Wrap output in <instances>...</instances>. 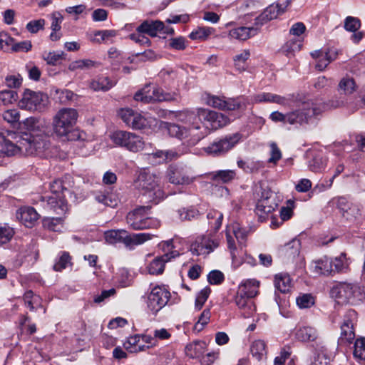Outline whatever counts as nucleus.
Instances as JSON below:
<instances>
[{
  "instance_id": "603ef678",
  "label": "nucleus",
  "mask_w": 365,
  "mask_h": 365,
  "mask_svg": "<svg viewBox=\"0 0 365 365\" xmlns=\"http://www.w3.org/2000/svg\"><path fill=\"white\" fill-rule=\"evenodd\" d=\"M213 31L212 28L210 27H199L195 31L191 32L189 35L190 38L192 40H205L206 39Z\"/></svg>"
},
{
  "instance_id": "6ab92c4d",
  "label": "nucleus",
  "mask_w": 365,
  "mask_h": 365,
  "mask_svg": "<svg viewBox=\"0 0 365 365\" xmlns=\"http://www.w3.org/2000/svg\"><path fill=\"white\" fill-rule=\"evenodd\" d=\"M41 198L45 208L53 210L58 215L65 212L66 205L65 204L64 196L46 194L41 196Z\"/></svg>"
},
{
  "instance_id": "412c9836",
  "label": "nucleus",
  "mask_w": 365,
  "mask_h": 365,
  "mask_svg": "<svg viewBox=\"0 0 365 365\" xmlns=\"http://www.w3.org/2000/svg\"><path fill=\"white\" fill-rule=\"evenodd\" d=\"M16 218L26 227H32L38 222L40 215L30 206H24L16 211Z\"/></svg>"
},
{
  "instance_id": "680f3d73",
  "label": "nucleus",
  "mask_w": 365,
  "mask_h": 365,
  "mask_svg": "<svg viewBox=\"0 0 365 365\" xmlns=\"http://www.w3.org/2000/svg\"><path fill=\"white\" fill-rule=\"evenodd\" d=\"M210 315V311L209 309H204L199 317L198 321L195 323L194 329L198 331H201L209 322Z\"/></svg>"
},
{
  "instance_id": "774afa93",
  "label": "nucleus",
  "mask_w": 365,
  "mask_h": 365,
  "mask_svg": "<svg viewBox=\"0 0 365 365\" xmlns=\"http://www.w3.org/2000/svg\"><path fill=\"white\" fill-rule=\"evenodd\" d=\"M44 25L45 20L43 19L32 20L26 24V29L31 34H36L38 31L43 29Z\"/></svg>"
},
{
  "instance_id": "bb28decb",
  "label": "nucleus",
  "mask_w": 365,
  "mask_h": 365,
  "mask_svg": "<svg viewBox=\"0 0 365 365\" xmlns=\"http://www.w3.org/2000/svg\"><path fill=\"white\" fill-rule=\"evenodd\" d=\"M295 337L302 342H314L319 338V333L313 327L303 326L297 329Z\"/></svg>"
},
{
  "instance_id": "7c9ffc66",
  "label": "nucleus",
  "mask_w": 365,
  "mask_h": 365,
  "mask_svg": "<svg viewBox=\"0 0 365 365\" xmlns=\"http://www.w3.org/2000/svg\"><path fill=\"white\" fill-rule=\"evenodd\" d=\"M206 349V343L203 341H196L187 344L185 347V354L192 359L200 358L203 356Z\"/></svg>"
},
{
  "instance_id": "7ed1b4c3",
  "label": "nucleus",
  "mask_w": 365,
  "mask_h": 365,
  "mask_svg": "<svg viewBox=\"0 0 365 365\" xmlns=\"http://www.w3.org/2000/svg\"><path fill=\"white\" fill-rule=\"evenodd\" d=\"M137 183L142 194L148 197L149 201L158 204L165 197V192L161 188L159 175L148 169L140 170Z\"/></svg>"
},
{
  "instance_id": "b1692460",
  "label": "nucleus",
  "mask_w": 365,
  "mask_h": 365,
  "mask_svg": "<svg viewBox=\"0 0 365 365\" xmlns=\"http://www.w3.org/2000/svg\"><path fill=\"white\" fill-rule=\"evenodd\" d=\"M163 29V22L159 20H145L137 27L136 31L139 34H144L155 37L158 35V32H161Z\"/></svg>"
},
{
  "instance_id": "ea45409f",
  "label": "nucleus",
  "mask_w": 365,
  "mask_h": 365,
  "mask_svg": "<svg viewBox=\"0 0 365 365\" xmlns=\"http://www.w3.org/2000/svg\"><path fill=\"white\" fill-rule=\"evenodd\" d=\"M251 353L254 357L257 360H261L266 356V344L262 340L255 341L250 348Z\"/></svg>"
},
{
  "instance_id": "a878e982",
  "label": "nucleus",
  "mask_w": 365,
  "mask_h": 365,
  "mask_svg": "<svg viewBox=\"0 0 365 365\" xmlns=\"http://www.w3.org/2000/svg\"><path fill=\"white\" fill-rule=\"evenodd\" d=\"M258 26H240L231 29L229 31V36L233 39L245 41L250 37L255 36L258 33Z\"/></svg>"
},
{
  "instance_id": "5fc2aeb1",
  "label": "nucleus",
  "mask_w": 365,
  "mask_h": 365,
  "mask_svg": "<svg viewBox=\"0 0 365 365\" xmlns=\"http://www.w3.org/2000/svg\"><path fill=\"white\" fill-rule=\"evenodd\" d=\"M235 176V171L232 170H218L213 173V180H220L222 182H228L232 180Z\"/></svg>"
},
{
  "instance_id": "c03bdc74",
  "label": "nucleus",
  "mask_w": 365,
  "mask_h": 365,
  "mask_svg": "<svg viewBox=\"0 0 365 365\" xmlns=\"http://www.w3.org/2000/svg\"><path fill=\"white\" fill-rule=\"evenodd\" d=\"M302 44L299 39H290L287 41L282 46V52L287 56L294 54L301 49Z\"/></svg>"
},
{
  "instance_id": "4d7b16f0",
  "label": "nucleus",
  "mask_w": 365,
  "mask_h": 365,
  "mask_svg": "<svg viewBox=\"0 0 365 365\" xmlns=\"http://www.w3.org/2000/svg\"><path fill=\"white\" fill-rule=\"evenodd\" d=\"M147 160L154 165L165 163L163 150H157L152 153L147 154Z\"/></svg>"
},
{
  "instance_id": "0eeeda50",
  "label": "nucleus",
  "mask_w": 365,
  "mask_h": 365,
  "mask_svg": "<svg viewBox=\"0 0 365 365\" xmlns=\"http://www.w3.org/2000/svg\"><path fill=\"white\" fill-rule=\"evenodd\" d=\"M242 136L240 133H235L217 138L205 148V151L214 157L224 156L240 143Z\"/></svg>"
},
{
  "instance_id": "c756f323",
  "label": "nucleus",
  "mask_w": 365,
  "mask_h": 365,
  "mask_svg": "<svg viewBox=\"0 0 365 365\" xmlns=\"http://www.w3.org/2000/svg\"><path fill=\"white\" fill-rule=\"evenodd\" d=\"M314 271L318 274L328 276L331 274L334 269L332 268V259L324 257L314 262Z\"/></svg>"
},
{
  "instance_id": "f704fd0d",
  "label": "nucleus",
  "mask_w": 365,
  "mask_h": 365,
  "mask_svg": "<svg viewBox=\"0 0 365 365\" xmlns=\"http://www.w3.org/2000/svg\"><path fill=\"white\" fill-rule=\"evenodd\" d=\"M292 281L287 274H278L274 277V287L282 293H287L291 289Z\"/></svg>"
},
{
  "instance_id": "79ce46f5",
  "label": "nucleus",
  "mask_w": 365,
  "mask_h": 365,
  "mask_svg": "<svg viewBox=\"0 0 365 365\" xmlns=\"http://www.w3.org/2000/svg\"><path fill=\"white\" fill-rule=\"evenodd\" d=\"M250 56V53L249 50H244L240 53L236 55L233 58L236 69L240 71H245L247 67L246 62Z\"/></svg>"
},
{
  "instance_id": "6e6552de",
  "label": "nucleus",
  "mask_w": 365,
  "mask_h": 365,
  "mask_svg": "<svg viewBox=\"0 0 365 365\" xmlns=\"http://www.w3.org/2000/svg\"><path fill=\"white\" fill-rule=\"evenodd\" d=\"M149 209L148 206H140L129 212L126 216V222L128 226L134 230L159 226V222L157 220L147 216Z\"/></svg>"
},
{
  "instance_id": "a19ab883",
  "label": "nucleus",
  "mask_w": 365,
  "mask_h": 365,
  "mask_svg": "<svg viewBox=\"0 0 365 365\" xmlns=\"http://www.w3.org/2000/svg\"><path fill=\"white\" fill-rule=\"evenodd\" d=\"M247 103V101L243 96L237 97L236 98H229L225 101V108L223 110H235L245 108Z\"/></svg>"
},
{
  "instance_id": "f3484780",
  "label": "nucleus",
  "mask_w": 365,
  "mask_h": 365,
  "mask_svg": "<svg viewBox=\"0 0 365 365\" xmlns=\"http://www.w3.org/2000/svg\"><path fill=\"white\" fill-rule=\"evenodd\" d=\"M217 247V241L212 240L209 235H202L192 243L190 250L195 255H206Z\"/></svg>"
},
{
  "instance_id": "a211bd4d",
  "label": "nucleus",
  "mask_w": 365,
  "mask_h": 365,
  "mask_svg": "<svg viewBox=\"0 0 365 365\" xmlns=\"http://www.w3.org/2000/svg\"><path fill=\"white\" fill-rule=\"evenodd\" d=\"M289 4V0H279L277 3L267 6L256 20L261 21V24H262L264 21L267 22L274 19L284 12Z\"/></svg>"
},
{
  "instance_id": "5701e85b",
  "label": "nucleus",
  "mask_w": 365,
  "mask_h": 365,
  "mask_svg": "<svg viewBox=\"0 0 365 365\" xmlns=\"http://www.w3.org/2000/svg\"><path fill=\"white\" fill-rule=\"evenodd\" d=\"M252 102L259 103H274L283 106L289 105V98L271 93H260L252 96Z\"/></svg>"
},
{
  "instance_id": "4c0bfd02",
  "label": "nucleus",
  "mask_w": 365,
  "mask_h": 365,
  "mask_svg": "<svg viewBox=\"0 0 365 365\" xmlns=\"http://www.w3.org/2000/svg\"><path fill=\"white\" fill-rule=\"evenodd\" d=\"M17 153V146L9 140H6L4 136L0 133V157L6 155H14Z\"/></svg>"
},
{
  "instance_id": "13d9d810",
  "label": "nucleus",
  "mask_w": 365,
  "mask_h": 365,
  "mask_svg": "<svg viewBox=\"0 0 365 365\" xmlns=\"http://www.w3.org/2000/svg\"><path fill=\"white\" fill-rule=\"evenodd\" d=\"M18 98L17 93L13 90H5L0 92V101L4 105L11 104Z\"/></svg>"
},
{
  "instance_id": "393cba45",
  "label": "nucleus",
  "mask_w": 365,
  "mask_h": 365,
  "mask_svg": "<svg viewBox=\"0 0 365 365\" xmlns=\"http://www.w3.org/2000/svg\"><path fill=\"white\" fill-rule=\"evenodd\" d=\"M23 123L24 127L29 131L26 133L28 135H38L49 130L43 121L34 117L27 118Z\"/></svg>"
},
{
  "instance_id": "bf43d9fd",
  "label": "nucleus",
  "mask_w": 365,
  "mask_h": 365,
  "mask_svg": "<svg viewBox=\"0 0 365 365\" xmlns=\"http://www.w3.org/2000/svg\"><path fill=\"white\" fill-rule=\"evenodd\" d=\"M159 247L164 252V254L169 253L170 259L180 255V253L177 250H173V240H169L165 242H162L159 244Z\"/></svg>"
},
{
  "instance_id": "052dcab7",
  "label": "nucleus",
  "mask_w": 365,
  "mask_h": 365,
  "mask_svg": "<svg viewBox=\"0 0 365 365\" xmlns=\"http://www.w3.org/2000/svg\"><path fill=\"white\" fill-rule=\"evenodd\" d=\"M361 27V21L358 18L347 16L344 20V29L350 32H355Z\"/></svg>"
},
{
  "instance_id": "72a5a7b5",
  "label": "nucleus",
  "mask_w": 365,
  "mask_h": 365,
  "mask_svg": "<svg viewBox=\"0 0 365 365\" xmlns=\"http://www.w3.org/2000/svg\"><path fill=\"white\" fill-rule=\"evenodd\" d=\"M333 272L346 273L349 270V262L344 252L332 259Z\"/></svg>"
},
{
  "instance_id": "6e6d98bb",
  "label": "nucleus",
  "mask_w": 365,
  "mask_h": 365,
  "mask_svg": "<svg viewBox=\"0 0 365 365\" xmlns=\"http://www.w3.org/2000/svg\"><path fill=\"white\" fill-rule=\"evenodd\" d=\"M354 356L361 360H365V338L361 337L355 341Z\"/></svg>"
},
{
  "instance_id": "49530a36",
  "label": "nucleus",
  "mask_w": 365,
  "mask_h": 365,
  "mask_svg": "<svg viewBox=\"0 0 365 365\" xmlns=\"http://www.w3.org/2000/svg\"><path fill=\"white\" fill-rule=\"evenodd\" d=\"M178 212L182 220H192L200 215L198 210L193 206L180 209Z\"/></svg>"
},
{
  "instance_id": "20e7f679",
  "label": "nucleus",
  "mask_w": 365,
  "mask_h": 365,
  "mask_svg": "<svg viewBox=\"0 0 365 365\" xmlns=\"http://www.w3.org/2000/svg\"><path fill=\"white\" fill-rule=\"evenodd\" d=\"M187 111H185V114L187 118V120L189 122L188 127L180 126L175 123H170L168 125V131L170 136L180 140L187 139V145L194 146L205 137L207 133L205 129L202 130L200 123L198 121L193 118L190 119Z\"/></svg>"
},
{
  "instance_id": "dca6fc26",
  "label": "nucleus",
  "mask_w": 365,
  "mask_h": 365,
  "mask_svg": "<svg viewBox=\"0 0 365 365\" xmlns=\"http://www.w3.org/2000/svg\"><path fill=\"white\" fill-rule=\"evenodd\" d=\"M277 206L274 193L270 190H264L260 199L257 202L255 212L260 218H262L265 215L274 211Z\"/></svg>"
},
{
  "instance_id": "e2e57ef3",
  "label": "nucleus",
  "mask_w": 365,
  "mask_h": 365,
  "mask_svg": "<svg viewBox=\"0 0 365 365\" xmlns=\"http://www.w3.org/2000/svg\"><path fill=\"white\" fill-rule=\"evenodd\" d=\"M297 304L301 309L309 308L314 304V298L311 294H305L297 298Z\"/></svg>"
},
{
  "instance_id": "8fccbe9b",
  "label": "nucleus",
  "mask_w": 365,
  "mask_h": 365,
  "mask_svg": "<svg viewBox=\"0 0 365 365\" xmlns=\"http://www.w3.org/2000/svg\"><path fill=\"white\" fill-rule=\"evenodd\" d=\"M326 166V160L319 155H315L309 163V169L314 173L322 171Z\"/></svg>"
},
{
  "instance_id": "473e14b6",
  "label": "nucleus",
  "mask_w": 365,
  "mask_h": 365,
  "mask_svg": "<svg viewBox=\"0 0 365 365\" xmlns=\"http://www.w3.org/2000/svg\"><path fill=\"white\" fill-rule=\"evenodd\" d=\"M23 300L24 305L29 308L30 311H36L38 307H41V298L39 295L35 294L33 291H26L24 296Z\"/></svg>"
},
{
  "instance_id": "f03ea898",
  "label": "nucleus",
  "mask_w": 365,
  "mask_h": 365,
  "mask_svg": "<svg viewBox=\"0 0 365 365\" xmlns=\"http://www.w3.org/2000/svg\"><path fill=\"white\" fill-rule=\"evenodd\" d=\"M78 113L74 108L60 109L53 118V133L63 140L75 141L81 139V133L74 129Z\"/></svg>"
},
{
  "instance_id": "4be33fe9",
  "label": "nucleus",
  "mask_w": 365,
  "mask_h": 365,
  "mask_svg": "<svg viewBox=\"0 0 365 365\" xmlns=\"http://www.w3.org/2000/svg\"><path fill=\"white\" fill-rule=\"evenodd\" d=\"M235 302L238 309L241 310L242 315L245 318H249L255 312L256 308L252 299L240 294L237 292L235 297Z\"/></svg>"
},
{
  "instance_id": "f8f14e48",
  "label": "nucleus",
  "mask_w": 365,
  "mask_h": 365,
  "mask_svg": "<svg viewBox=\"0 0 365 365\" xmlns=\"http://www.w3.org/2000/svg\"><path fill=\"white\" fill-rule=\"evenodd\" d=\"M357 320V313L354 309L347 310L343 315L340 325L341 334L338 343L346 345L352 343L355 338L354 325Z\"/></svg>"
},
{
  "instance_id": "2f4dec72",
  "label": "nucleus",
  "mask_w": 365,
  "mask_h": 365,
  "mask_svg": "<svg viewBox=\"0 0 365 365\" xmlns=\"http://www.w3.org/2000/svg\"><path fill=\"white\" fill-rule=\"evenodd\" d=\"M153 235L150 233H135L133 235H128V232H126V237L125 241V245L126 247H134L137 245H140L143 244L148 240L152 239Z\"/></svg>"
},
{
  "instance_id": "c9c22d12",
  "label": "nucleus",
  "mask_w": 365,
  "mask_h": 365,
  "mask_svg": "<svg viewBox=\"0 0 365 365\" xmlns=\"http://www.w3.org/2000/svg\"><path fill=\"white\" fill-rule=\"evenodd\" d=\"M114 83L106 76H101L97 79L93 80L90 83V87L95 91H107L110 89Z\"/></svg>"
},
{
  "instance_id": "ddd939ff",
  "label": "nucleus",
  "mask_w": 365,
  "mask_h": 365,
  "mask_svg": "<svg viewBox=\"0 0 365 365\" xmlns=\"http://www.w3.org/2000/svg\"><path fill=\"white\" fill-rule=\"evenodd\" d=\"M165 176L171 184L188 185L192 183L196 178L190 175L186 169L180 164H171L168 166Z\"/></svg>"
},
{
  "instance_id": "2eb2a0df",
  "label": "nucleus",
  "mask_w": 365,
  "mask_h": 365,
  "mask_svg": "<svg viewBox=\"0 0 365 365\" xmlns=\"http://www.w3.org/2000/svg\"><path fill=\"white\" fill-rule=\"evenodd\" d=\"M332 294L343 303H352L361 295L360 287L355 283L339 282L333 288Z\"/></svg>"
},
{
  "instance_id": "423d86ee",
  "label": "nucleus",
  "mask_w": 365,
  "mask_h": 365,
  "mask_svg": "<svg viewBox=\"0 0 365 365\" xmlns=\"http://www.w3.org/2000/svg\"><path fill=\"white\" fill-rule=\"evenodd\" d=\"M134 99L145 103L155 101H178L180 96L178 92H165L159 87L148 85L135 94Z\"/></svg>"
},
{
  "instance_id": "c85d7f7f",
  "label": "nucleus",
  "mask_w": 365,
  "mask_h": 365,
  "mask_svg": "<svg viewBox=\"0 0 365 365\" xmlns=\"http://www.w3.org/2000/svg\"><path fill=\"white\" fill-rule=\"evenodd\" d=\"M169 255V253L163 254L153 259L148 265V272L150 274H162L165 269V264L170 260Z\"/></svg>"
},
{
  "instance_id": "cd10ccee",
  "label": "nucleus",
  "mask_w": 365,
  "mask_h": 365,
  "mask_svg": "<svg viewBox=\"0 0 365 365\" xmlns=\"http://www.w3.org/2000/svg\"><path fill=\"white\" fill-rule=\"evenodd\" d=\"M259 282L255 279H247L240 283L237 292L248 297H255L258 292Z\"/></svg>"
},
{
  "instance_id": "09e8293b",
  "label": "nucleus",
  "mask_w": 365,
  "mask_h": 365,
  "mask_svg": "<svg viewBox=\"0 0 365 365\" xmlns=\"http://www.w3.org/2000/svg\"><path fill=\"white\" fill-rule=\"evenodd\" d=\"M66 54L64 52H49L43 55V59L47 62L48 64L56 66L61 62L62 60L65 59Z\"/></svg>"
},
{
  "instance_id": "e433bc0d",
  "label": "nucleus",
  "mask_w": 365,
  "mask_h": 365,
  "mask_svg": "<svg viewBox=\"0 0 365 365\" xmlns=\"http://www.w3.org/2000/svg\"><path fill=\"white\" fill-rule=\"evenodd\" d=\"M127 231L125 230H111L105 232L106 241L109 244L123 242L125 244Z\"/></svg>"
},
{
  "instance_id": "58836bf2",
  "label": "nucleus",
  "mask_w": 365,
  "mask_h": 365,
  "mask_svg": "<svg viewBox=\"0 0 365 365\" xmlns=\"http://www.w3.org/2000/svg\"><path fill=\"white\" fill-rule=\"evenodd\" d=\"M356 90L354 80L349 76L342 78L338 85V91L344 95H350Z\"/></svg>"
},
{
  "instance_id": "338daca9",
  "label": "nucleus",
  "mask_w": 365,
  "mask_h": 365,
  "mask_svg": "<svg viewBox=\"0 0 365 365\" xmlns=\"http://www.w3.org/2000/svg\"><path fill=\"white\" fill-rule=\"evenodd\" d=\"M71 256L68 252H63L60 256L58 260L53 265V269L57 272H61L65 269L70 263Z\"/></svg>"
},
{
  "instance_id": "864d4df0",
  "label": "nucleus",
  "mask_w": 365,
  "mask_h": 365,
  "mask_svg": "<svg viewBox=\"0 0 365 365\" xmlns=\"http://www.w3.org/2000/svg\"><path fill=\"white\" fill-rule=\"evenodd\" d=\"M300 250V243L297 240H293L289 242L287 245H285L284 247V251L285 254L289 257H295L298 256L299 254Z\"/></svg>"
},
{
  "instance_id": "f257e3e1",
  "label": "nucleus",
  "mask_w": 365,
  "mask_h": 365,
  "mask_svg": "<svg viewBox=\"0 0 365 365\" xmlns=\"http://www.w3.org/2000/svg\"><path fill=\"white\" fill-rule=\"evenodd\" d=\"M346 100L340 97L338 100H331L329 103L321 99H307L297 103V108L288 113V123L293 125H304L310 123L312 119L321 114L324 110L338 108L345 104Z\"/></svg>"
},
{
  "instance_id": "39448f33",
  "label": "nucleus",
  "mask_w": 365,
  "mask_h": 365,
  "mask_svg": "<svg viewBox=\"0 0 365 365\" xmlns=\"http://www.w3.org/2000/svg\"><path fill=\"white\" fill-rule=\"evenodd\" d=\"M51 145L49 130L35 135L22 133L17 146V153L21 151L29 155L42 156Z\"/></svg>"
},
{
  "instance_id": "1a4fd4ad",
  "label": "nucleus",
  "mask_w": 365,
  "mask_h": 365,
  "mask_svg": "<svg viewBox=\"0 0 365 365\" xmlns=\"http://www.w3.org/2000/svg\"><path fill=\"white\" fill-rule=\"evenodd\" d=\"M110 139L116 145L133 153L143 150L145 146V142L141 136L128 131H115L110 135Z\"/></svg>"
},
{
  "instance_id": "9d476101",
  "label": "nucleus",
  "mask_w": 365,
  "mask_h": 365,
  "mask_svg": "<svg viewBox=\"0 0 365 365\" xmlns=\"http://www.w3.org/2000/svg\"><path fill=\"white\" fill-rule=\"evenodd\" d=\"M48 100L46 94L26 89L19 106L21 108L27 110L41 112L45 109Z\"/></svg>"
},
{
  "instance_id": "69168bd1",
  "label": "nucleus",
  "mask_w": 365,
  "mask_h": 365,
  "mask_svg": "<svg viewBox=\"0 0 365 365\" xmlns=\"http://www.w3.org/2000/svg\"><path fill=\"white\" fill-rule=\"evenodd\" d=\"M94 61L89 59L78 60L72 62L68 66L70 71H75L76 69L89 68L93 66Z\"/></svg>"
},
{
  "instance_id": "3c124183",
  "label": "nucleus",
  "mask_w": 365,
  "mask_h": 365,
  "mask_svg": "<svg viewBox=\"0 0 365 365\" xmlns=\"http://www.w3.org/2000/svg\"><path fill=\"white\" fill-rule=\"evenodd\" d=\"M61 224L62 219L61 217H46L43 220V227L54 232L60 230Z\"/></svg>"
},
{
  "instance_id": "4468645a",
  "label": "nucleus",
  "mask_w": 365,
  "mask_h": 365,
  "mask_svg": "<svg viewBox=\"0 0 365 365\" xmlns=\"http://www.w3.org/2000/svg\"><path fill=\"white\" fill-rule=\"evenodd\" d=\"M170 298V293L168 290L156 286L152 289L148 295V307L153 314H156L168 304Z\"/></svg>"
},
{
  "instance_id": "0e129e2a",
  "label": "nucleus",
  "mask_w": 365,
  "mask_h": 365,
  "mask_svg": "<svg viewBox=\"0 0 365 365\" xmlns=\"http://www.w3.org/2000/svg\"><path fill=\"white\" fill-rule=\"evenodd\" d=\"M210 292V288L209 287H206L198 293L195 299V307L197 309H200L202 308L205 302L207 301Z\"/></svg>"
},
{
  "instance_id": "aec40b11",
  "label": "nucleus",
  "mask_w": 365,
  "mask_h": 365,
  "mask_svg": "<svg viewBox=\"0 0 365 365\" xmlns=\"http://www.w3.org/2000/svg\"><path fill=\"white\" fill-rule=\"evenodd\" d=\"M41 198L45 208L53 210L58 215L65 212L66 205L65 204L64 196L46 194L41 196Z\"/></svg>"
},
{
  "instance_id": "37998d69",
  "label": "nucleus",
  "mask_w": 365,
  "mask_h": 365,
  "mask_svg": "<svg viewBox=\"0 0 365 365\" xmlns=\"http://www.w3.org/2000/svg\"><path fill=\"white\" fill-rule=\"evenodd\" d=\"M207 219L210 220L209 223L215 232H217L222 225L223 220V215L217 210L210 211L207 215Z\"/></svg>"
},
{
  "instance_id": "a18cd8bd",
  "label": "nucleus",
  "mask_w": 365,
  "mask_h": 365,
  "mask_svg": "<svg viewBox=\"0 0 365 365\" xmlns=\"http://www.w3.org/2000/svg\"><path fill=\"white\" fill-rule=\"evenodd\" d=\"M95 199L100 203L110 207H115L118 205V199L112 194L97 193Z\"/></svg>"
},
{
  "instance_id": "9b49d317",
  "label": "nucleus",
  "mask_w": 365,
  "mask_h": 365,
  "mask_svg": "<svg viewBox=\"0 0 365 365\" xmlns=\"http://www.w3.org/2000/svg\"><path fill=\"white\" fill-rule=\"evenodd\" d=\"M187 113L190 119L193 118L200 124L202 120L207 121L210 123L212 128L215 130L222 128L229 123V119L227 116L214 110L198 108L197 113L194 111H187Z\"/></svg>"
},
{
  "instance_id": "de8ad7c7",
  "label": "nucleus",
  "mask_w": 365,
  "mask_h": 365,
  "mask_svg": "<svg viewBox=\"0 0 365 365\" xmlns=\"http://www.w3.org/2000/svg\"><path fill=\"white\" fill-rule=\"evenodd\" d=\"M130 124L128 125L129 127L135 130H141L144 129L148 126V120L142 115L141 113L136 112L131 119Z\"/></svg>"
}]
</instances>
